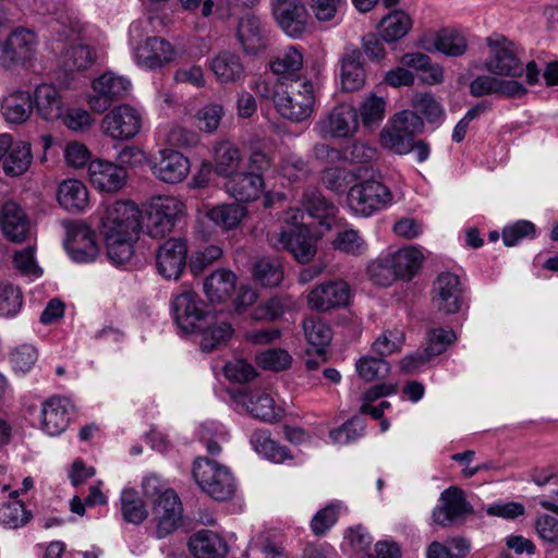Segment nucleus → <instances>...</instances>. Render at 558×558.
<instances>
[{
  "instance_id": "nucleus-1",
  "label": "nucleus",
  "mask_w": 558,
  "mask_h": 558,
  "mask_svg": "<svg viewBox=\"0 0 558 558\" xmlns=\"http://www.w3.org/2000/svg\"><path fill=\"white\" fill-rule=\"evenodd\" d=\"M141 230V210L129 201L107 205L101 217L100 232L107 256L116 265H124L133 256V243Z\"/></svg>"
},
{
  "instance_id": "nucleus-2",
  "label": "nucleus",
  "mask_w": 558,
  "mask_h": 558,
  "mask_svg": "<svg viewBox=\"0 0 558 558\" xmlns=\"http://www.w3.org/2000/svg\"><path fill=\"white\" fill-rule=\"evenodd\" d=\"M315 100L312 82L301 77L291 82H280L274 97L278 113L292 122L307 120L314 112Z\"/></svg>"
},
{
  "instance_id": "nucleus-3",
  "label": "nucleus",
  "mask_w": 558,
  "mask_h": 558,
  "mask_svg": "<svg viewBox=\"0 0 558 558\" xmlns=\"http://www.w3.org/2000/svg\"><path fill=\"white\" fill-rule=\"evenodd\" d=\"M184 203L174 195H155L141 211V227L154 239L170 234L177 221L184 215Z\"/></svg>"
},
{
  "instance_id": "nucleus-4",
  "label": "nucleus",
  "mask_w": 558,
  "mask_h": 558,
  "mask_svg": "<svg viewBox=\"0 0 558 558\" xmlns=\"http://www.w3.org/2000/svg\"><path fill=\"white\" fill-rule=\"evenodd\" d=\"M193 477L204 493L218 501L232 498L236 484L230 470L207 458H197L193 465Z\"/></svg>"
},
{
  "instance_id": "nucleus-5",
  "label": "nucleus",
  "mask_w": 558,
  "mask_h": 558,
  "mask_svg": "<svg viewBox=\"0 0 558 558\" xmlns=\"http://www.w3.org/2000/svg\"><path fill=\"white\" fill-rule=\"evenodd\" d=\"M393 195L383 182L369 179L350 187L348 205L359 216L369 217L392 204Z\"/></svg>"
},
{
  "instance_id": "nucleus-6",
  "label": "nucleus",
  "mask_w": 558,
  "mask_h": 558,
  "mask_svg": "<svg viewBox=\"0 0 558 558\" xmlns=\"http://www.w3.org/2000/svg\"><path fill=\"white\" fill-rule=\"evenodd\" d=\"M485 41L488 48L485 69L489 73L509 77H519L523 74L524 64L513 41L499 34L487 37Z\"/></svg>"
},
{
  "instance_id": "nucleus-7",
  "label": "nucleus",
  "mask_w": 558,
  "mask_h": 558,
  "mask_svg": "<svg viewBox=\"0 0 558 558\" xmlns=\"http://www.w3.org/2000/svg\"><path fill=\"white\" fill-rule=\"evenodd\" d=\"M131 86L126 77L110 71L105 72L92 82L87 104L92 111L102 113L111 107L112 102L126 97Z\"/></svg>"
},
{
  "instance_id": "nucleus-8",
  "label": "nucleus",
  "mask_w": 558,
  "mask_h": 558,
  "mask_svg": "<svg viewBox=\"0 0 558 558\" xmlns=\"http://www.w3.org/2000/svg\"><path fill=\"white\" fill-rule=\"evenodd\" d=\"M317 128L324 138L352 137L360 128L357 109L349 104H339L319 119Z\"/></svg>"
},
{
  "instance_id": "nucleus-9",
  "label": "nucleus",
  "mask_w": 558,
  "mask_h": 558,
  "mask_svg": "<svg viewBox=\"0 0 558 558\" xmlns=\"http://www.w3.org/2000/svg\"><path fill=\"white\" fill-rule=\"evenodd\" d=\"M142 129L140 111L130 105H119L111 109L101 121L102 132L113 140H131Z\"/></svg>"
},
{
  "instance_id": "nucleus-10",
  "label": "nucleus",
  "mask_w": 558,
  "mask_h": 558,
  "mask_svg": "<svg viewBox=\"0 0 558 558\" xmlns=\"http://www.w3.org/2000/svg\"><path fill=\"white\" fill-rule=\"evenodd\" d=\"M351 298V288L344 280H328L316 284L307 293V305L317 312H330L345 307Z\"/></svg>"
},
{
  "instance_id": "nucleus-11",
  "label": "nucleus",
  "mask_w": 558,
  "mask_h": 558,
  "mask_svg": "<svg viewBox=\"0 0 558 558\" xmlns=\"http://www.w3.org/2000/svg\"><path fill=\"white\" fill-rule=\"evenodd\" d=\"M235 38L242 51L247 56H257L264 52L269 45V32L266 23L253 13H247L239 19Z\"/></svg>"
},
{
  "instance_id": "nucleus-12",
  "label": "nucleus",
  "mask_w": 558,
  "mask_h": 558,
  "mask_svg": "<svg viewBox=\"0 0 558 558\" xmlns=\"http://www.w3.org/2000/svg\"><path fill=\"white\" fill-rule=\"evenodd\" d=\"M32 159L29 143L15 141L8 133L0 134V165L7 175H22L28 170Z\"/></svg>"
},
{
  "instance_id": "nucleus-13",
  "label": "nucleus",
  "mask_w": 558,
  "mask_h": 558,
  "mask_svg": "<svg viewBox=\"0 0 558 558\" xmlns=\"http://www.w3.org/2000/svg\"><path fill=\"white\" fill-rule=\"evenodd\" d=\"M272 14L279 27L290 37H301L308 24V12L301 0H275Z\"/></svg>"
},
{
  "instance_id": "nucleus-14",
  "label": "nucleus",
  "mask_w": 558,
  "mask_h": 558,
  "mask_svg": "<svg viewBox=\"0 0 558 558\" xmlns=\"http://www.w3.org/2000/svg\"><path fill=\"white\" fill-rule=\"evenodd\" d=\"M433 304L445 313H458L463 304V288L460 278L452 272H441L433 283Z\"/></svg>"
},
{
  "instance_id": "nucleus-15",
  "label": "nucleus",
  "mask_w": 558,
  "mask_h": 558,
  "mask_svg": "<svg viewBox=\"0 0 558 558\" xmlns=\"http://www.w3.org/2000/svg\"><path fill=\"white\" fill-rule=\"evenodd\" d=\"M64 245L71 258L78 263L94 262L99 254L95 232L82 223L71 222L66 226Z\"/></svg>"
},
{
  "instance_id": "nucleus-16",
  "label": "nucleus",
  "mask_w": 558,
  "mask_h": 558,
  "mask_svg": "<svg viewBox=\"0 0 558 558\" xmlns=\"http://www.w3.org/2000/svg\"><path fill=\"white\" fill-rule=\"evenodd\" d=\"M440 502L433 511V520L441 526L450 525L473 512L463 490L454 486L441 493Z\"/></svg>"
},
{
  "instance_id": "nucleus-17",
  "label": "nucleus",
  "mask_w": 558,
  "mask_h": 558,
  "mask_svg": "<svg viewBox=\"0 0 558 558\" xmlns=\"http://www.w3.org/2000/svg\"><path fill=\"white\" fill-rule=\"evenodd\" d=\"M37 38L33 31L16 28L5 41L0 44L1 62L4 68L27 61L36 47Z\"/></svg>"
},
{
  "instance_id": "nucleus-18",
  "label": "nucleus",
  "mask_w": 558,
  "mask_h": 558,
  "mask_svg": "<svg viewBox=\"0 0 558 558\" xmlns=\"http://www.w3.org/2000/svg\"><path fill=\"white\" fill-rule=\"evenodd\" d=\"M275 245L290 252L301 264L308 263L316 254L315 241L304 225L282 230L276 235Z\"/></svg>"
},
{
  "instance_id": "nucleus-19",
  "label": "nucleus",
  "mask_w": 558,
  "mask_h": 558,
  "mask_svg": "<svg viewBox=\"0 0 558 558\" xmlns=\"http://www.w3.org/2000/svg\"><path fill=\"white\" fill-rule=\"evenodd\" d=\"M153 511L157 520L156 533L163 538L174 532L182 518V504L173 489L153 501Z\"/></svg>"
},
{
  "instance_id": "nucleus-20",
  "label": "nucleus",
  "mask_w": 558,
  "mask_h": 558,
  "mask_svg": "<svg viewBox=\"0 0 558 558\" xmlns=\"http://www.w3.org/2000/svg\"><path fill=\"white\" fill-rule=\"evenodd\" d=\"M190 161L183 154L173 149H162L150 169L155 178L168 184H177L185 180L190 173Z\"/></svg>"
},
{
  "instance_id": "nucleus-21",
  "label": "nucleus",
  "mask_w": 558,
  "mask_h": 558,
  "mask_svg": "<svg viewBox=\"0 0 558 558\" xmlns=\"http://www.w3.org/2000/svg\"><path fill=\"white\" fill-rule=\"evenodd\" d=\"M187 247L181 239H169L156 253L158 272L166 279H178L185 267Z\"/></svg>"
},
{
  "instance_id": "nucleus-22",
  "label": "nucleus",
  "mask_w": 558,
  "mask_h": 558,
  "mask_svg": "<svg viewBox=\"0 0 558 558\" xmlns=\"http://www.w3.org/2000/svg\"><path fill=\"white\" fill-rule=\"evenodd\" d=\"M197 294L189 289L183 290L172 301L174 319L178 327L185 333L194 332L196 326L209 315L204 314Z\"/></svg>"
},
{
  "instance_id": "nucleus-23",
  "label": "nucleus",
  "mask_w": 558,
  "mask_h": 558,
  "mask_svg": "<svg viewBox=\"0 0 558 558\" xmlns=\"http://www.w3.org/2000/svg\"><path fill=\"white\" fill-rule=\"evenodd\" d=\"M175 51L172 45L161 37H149L134 49L137 65L155 70L174 60Z\"/></svg>"
},
{
  "instance_id": "nucleus-24",
  "label": "nucleus",
  "mask_w": 558,
  "mask_h": 558,
  "mask_svg": "<svg viewBox=\"0 0 558 558\" xmlns=\"http://www.w3.org/2000/svg\"><path fill=\"white\" fill-rule=\"evenodd\" d=\"M73 405L62 397H53L41 408V428L49 436L60 435L69 425Z\"/></svg>"
},
{
  "instance_id": "nucleus-25",
  "label": "nucleus",
  "mask_w": 558,
  "mask_h": 558,
  "mask_svg": "<svg viewBox=\"0 0 558 558\" xmlns=\"http://www.w3.org/2000/svg\"><path fill=\"white\" fill-rule=\"evenodd\" d=\"M208 65L220 84H235L245 78L244 62L235 51L221 50L208 60Z\"/></svg>"
},
{
  "instance_id": "nucleus-26",
  "label": "nucleus",
  "mask_w": 558,
  "mask_h": 558,
  "mask_svg": "<svg viewBox=\"0 0 558 558\" xmlns=\"http://www.w3.org/2000/svg\"><path fill=\"white\" fill-rule=\"evenodd\" d=\"M88 175L93 185L104 192H117L126 182L125 169L100 159L89 162Z\"/></svg>"
},
{
  "instance_id": "nucleus-27",
  "label": "nucleus",
  "mask_w": 558,
  "mask_h": 558,
  "mask_svg": "<svg viewBox=\"0 0 558 558\" xmlns=\"http://www.w3.org/2000/svg\"><path fill=\"white\" fill-rule=\"evenodd\" d=\"M265 187L260 173L240 171L225 182L226 192L238 202H254Z\"/></svg>"
},
{
  "instance_id": "nucleus-28",
  "label": "nucleus",
  "mask_w": 558,
  "mask_h": 558,
  "mask_svg": "<svg viewBox=\"0 0 558 558\" xmlns=\"http://www.w3.org/2000/svg\"><path fill=\"white\" fill-rule=\"evenodd\" d=\"M233 331L230 323L218 320L209 315L203 323L196 326L194 332L198 335L201 350L203 352H211L227 345Z\"/></svg>"
},
{
  "instance_id": "nucleus-29",
  "label": "nucleus",
  "mask_w": 558,
  "mask_h": 558,
  "mask_svg": "<svg viewBox=\"0 0 558 558\" xmlns=\"http://www.w3.org/2000/svg\"><path fill=\"white\" fill-rule=\"evenodd\" d=\"M341 86L345 92H355L364 86L365 70L362 51L348 45L341 57Z\"/></svg>"
},
{
  "instance_id": "nucleus-30",
  "label": "nucleus",
  "mask_w": 558,
  "mask_h": 558,
  "mask_svg": "<svg viewBox=\"0 0 558 558\" xmlns=\"http://www.w3.org/2000/svg\"><path fill=\"white\" fill-rule=\"evenodd\" d=\"M0 227L5 235L12 242L24 241L31 229L29 220L15 202H5L0 209Z\"/></svg>"
},
{
  "instance_id": "nucleus-31",
  "label": "nucleus",
  "mask_w": 558,
  "mask_h": 558,
  "mask_svg": "<svg viewBox=\"0 0 558 558\" xmlns=\"http://www.w3.org/2000/svg\"><path fill=\"white\" fill-rule=\"evenodd\" d=\"M189 548L195 558H225L228 554L226 541L208 530L196 532L189 541Z\"/></svg>"
},
{
  "instance_id": "nucleus-32",
  "label": "nucleus",
  "mask_w": 558,
  "mask_h": 558,
  "mask_svg": "<svg viewBox=\"0 0 558 558\" xmlns=\"http://www.w3.org/2000/svg\"><path fill=\"white\" fill-rule=\"evenodd\" d=\"M57 198L60 206L72 214L82 213L89 205L87 187L75 179L64 180L59 184Z\"/></svg>"
},
{
  "instance_id": "nucleus-33",
  "label": "nucleus",
  "mask_w": 558,
  "mask_h": 558,
  "mask_svg": "<svg viewBox=\"0 0 558 558\" xmlns=\"http://www.w3.org/2000/svg\"><path fill=\"white\" fill-rule=\"evenodd\" d=\"M204 292L211 303H222L231 298L236 287V276L227 269H217L204 280Z\"/></svg>"
},
{
  "instance_id": "nucleus-34",
  "label": "nucleus",
  "mask_w": 558,
  "mask_h": 558,
  "mask_svg": "<svg viewBox=\"0 0 558 558\" xmlns=\"http://www.w3.org/2000/svg\"><path fill=\"white\" fill-rule=\"evenodd\" d=\"M243 160V154L236 145L221 142L215 147L214 171L228 180L240 172Z\"/></svg>"
},
{
  "instance_id": "nucleus-35",
  "label": "nucleus",
  "mask_w": 558,
  "mask_h": 558,
  "mask_svg": "<svg viewBox=\"0 0 558 558\" xmlns=\"http://www.w3.org/2000/svg\"><path fill=\"white\" fill-rule=\"evenodd\" d=\"M34 101L29 92L15 89L2 100V113L10 123H24L31 117Z\"/></svg>"
},
{
  "instance_id": "nucleus-36",
  "label": "nucleus",
  "mask_w": 558,
  "mask_h": 558,
  "mask_svg": "<svg viewBox=\"0 0 558 558\" xmlns=\"http://www.w3.org/2000/svg\"><path fill=\"white\" fill-rule=\"evenodd\" d=\"M302 205L311 217L319 220V223L330 228L329 220L335 218L338 208L327 201L316 187H307L302 197Z\"/></svg>"
},
{
  "instance_id": "nucleus-37",
  "label": "nucleus",
  "mask_w": 558,
  "mask_h": 558,
  "mask_svg": "<svg viewBox=\"0 0 558 558\" xmlns=\"http://www.w3.org/2000/svg\"><path fill=\"white\" fill-rule=\"evenodd\" d=\"M399 279L410 280L420 270L424 260L423 253L415 246H404L400 250L388 252Z\"/></svg>"
},
{
  "instance_id": "nucleus-38",
  "label": "nucleus",
  "mask_w": 558,
  "mask_h": 558,
  "mask_svg": "<svg viewBox=\"0 0 558 558\" xmlns=\"http://www.w3.org/2000/svg\"><path fill=\"white\" fill-rule=\"evenodd\" d=\"M35 99L38 114L45 120H54L62 117L63 102L58 89L49 84L37 86Z\"/></svg>"
},
{
  "instance_id": "nucleus-39",
  "label": "nucleus",
  "mask_w": 558,
  "mask_h": 558,
  "mask_svg": "<svg viewBox=\"0 0 558 558\" xmlns=\"http://www.w3.org/2000/svg\"><path fill=\"white\" fill-rule=\"evenodd\" d=\"M241 402L245 405L247 412L264 422H274L278 418L275 401L270 395L252 390L242 395Z\"/></svg>"
},
{
  "instance_id": "nucleus-40",
  "label": "nucleus",
  "mask_w": 558,
  "mask_h": 558,
  "mask_svg": "<svg viewBox=\"0 0 558 558\" xmlns=\"http://www.w3.org/2000/svg\"><path fill=\"white\" fill-rule=\"evenodd\" d=\"M303 66V56L294 47H290L280 52L271 62L270 69L274 74L279 76L281 82H291L300 77L298 73Z\"/></svg>"
},
{
  "instance_id": "nucleus-41",
  "label": "nucleus",
  "mask_w": 558,
  "mask_h": 558,
  "mask_svg": "<svg viewBox=\"0 0 558 558\" xmlns=\"http://www.w3.org/2000/svg\"><path fill=\"white\" fill-rule=\"evenodd\" d=\"M412 25V19L407 12L395 10L381 19L379 31L386 43H395L403 38Z\"/></svg>"
},
{
  "instance_id": "nucleus-42",
  "label": "nucleus",
  "mask_w": 558,
  "mask_h": 558,
  "mask_svg": "<svg viewBox=\"0 0 558 558\" xmlns=\"http://www.w3.org/2000/svg\"><path fill=\"white\" fill-rule=\"evenodd\" d=\"M250 440L254 450L270 461L281 463L286 459L290 458L287 448L278 445L274 439H271L270 432L268 429H256L251 435Z\"/></svg>"
},
{
  "instance_id": "nucleus-43",
  "label": "nucleus",
  "mask_w": 558,
  "mask_h": 558,
  "mask_svg": "<svg viewBox=\"0 0 558 558\" xmlns=\"http://www.w3.org/2000/svg\"><path fill=\"white\" fill-rule=\"evenodd\" d=\"M253 277L264 287H277L283 280L282 264L277 258L263 257L255 263Z\"/></svg>"
},
{
  "instance_id": "nucleus-44",
  "label": "nucleus",
  "mask_w": 558,
  "mask_h": 558,
  "mask_svg": "<svg viewBox=\"0 0 558 558\" xmlns=\"http://www.w3.org/2000/svg\"><path fill=\"white\" fill-rule=\"evenodd\" d=\"M95 62V53L89 46L75 45L61 56V68L65 72H78L88 69Z\"/></svg>"
},
{
  "instance_id": "nucleus-45",
  "label": "nucleus",
  "mask_w": 558,
  "mask_h": 558,
  "mask_svg": "<svg viewBox=\"0 0 558 558\" xmlns=\"http://www.w3.org/2000/svg\"><path fill=\"white\" fill-rule=\"evenodd\" d=\"M19 496V490L10 493V497L13 498L11 501H7L0 505V524L9 529H17L25 525L32 514L26 511L24 505L15 500Z\"/></svg>"
},
{
  "instance_id": "nucleus-46",
  "label": "nucleus",
  "mask_w": 558,
  "mask_h": 558,
  "mask_svg": "<svg viewBox=\"0 0 558 558\" xmlns=\"http://www.w3.org/2000/svg\"><path fill=\"white\" fill-rule=\"evenodd\" d=\"M357 112L364 128L373 129L378 126L385 119L386 100L375 94H369L360 104Z\"/></svg>"
},
{
  "instance_id": "nucleus-47",
  "label": "nucleus",
  "mask_w": 558,
  "mask_h": 558,
  "mask_svg": "<svg viewBox=\"0 0 558 558\" xmlns=\"http://www.w3.org/2000/svg\"><path fill=\"white\" fill-rule=\"evenodd\" d=\"M434 45L437 51L448 57L462 56L468 48L465 36L459 31L450 28L440 29L436 35Z\"/></svg>"
},
{
  "instance_id": "nucleus-48",
  "label": "nucleus",
  "mask_w": 558,
  "mask_h": 558,
  "mask_svg": "<svg viewBox=\"0 0 558 558\" xmlns=\"http://www.w3.org/2000/svg\"><path fill=\"white\" fill-rule=\"evenodd\" d=\"M303 331L307 342L315 349L325 350L332 339L331 327L319 317L304 318Z\"/></svg>"
},
{
  "instance_id": "nucleus-49",
  "label": "nucleus",
  "mask_w": 558,
  "mask_h": 558,
  "mask_svg": "<svg viewBox=\"0 0 558 558\" xmlns=\"http://www.w3.org/2000/svg\"><path fill=\"white\" fill-rule=\"evenodd\" d=\"M121 512L123 519L132 524H141L148 515L145 502L132 488H125L121 493Z\"/></svg>"
},
{
  "instance_id": "nucleus-50",
  "label": "nucleus",
  "mask_w": 558,
  "mask_h": 558,
  "mask_svg": "<svg viewBox=\"0 0 558 558\" xmlns=\"http://www.w3.org/2000/svg\"><path fill=\"white\" fill-rule=\"evenodd\" d=\"M245 208L239 204H221L208 211V218L225 230L236 228L245 216Z\"/></svg>"
},
{
  "instance_id": "nucleus-51",
  "label": "nucleus",
  "mask_w": 558,
  "mask_h": 558,
  "mask_svg": "<svg viewBox=\"0 0 558 558\" xmlns=\"http://www.w3.org/2000/svg\"><path fill=\"white\" fill-rule=\"evenodd\" d=\"M392 260L388 253L380 255L377 259L373 260L368 267L367 272L371 280L383 287L391 284L395 280L399 279L397 271L395 270Z\"/></svg>"
},
{
  "instance_id": "nucleus-52",
  "label": "nucleus",
  "mask_w": 558,
  "mask_h": 558,
  "mask_svg": "<svg viewBox=\"0 0 558 558\" xmlns=\"http://www.w3.org/2000/svg\"><path fill=\"white\" fill-rule=\"evenodd\" d=\"M225 114L223 106L210 102L203 106L195 114L196 126L206 133H214L218 130Z\"/></svg>"
},
{
  "instance_id": "nucleus-53",
  "label": "nucleus",
  "mask_w": 558,
  "mask_h": 558,
  "mask_svg": "<svg viewBox=\"0 0 558 558\" xmlns=\"http://www.w3.org/2000/svg\"><path fill=\"white\" fill-rule=\"evenodd\" d=\"M282 175L290 182L305 181L312 170L308 163L300 156L295 154H287L280 163Z\"/></svg>"
},
{
  "instance_id": "nucleus-54",
  "label": "nucleus",
  "mask_w": 558,
  "mask_h": 558,
  "mask_svg": "<svg viewBox=\"0 0 558 558\" xmlns=\"http://www.w3.org/2000/svg\"><path fill=\"white\" fill-rule=\"evenodd\" d=\"M365 428V420L359 416H354L339 428L332 429L329 433V436L335 444L347 445L362 437Z\"/></svg>"
},
{
  "instance_id": "nucleus-55",
  "label": "nucleus",
  "mask_w": 558,
  "mask_h": 558,
  "mask_svg": "<svg viewBox=\"0 0 558 558\" xmlns=\"http://www.w3.org/2000/svg\"><path fill=\"white\" fill-rule=\"evenodd\" d=\"M292 357L288 351L270 348L256 354V363L265 369L280 372L291 365Z\"/></svg>"
},
{
  "instance_id": "nucleus-56",
  "label": "nucleus",
  "mask_w": 558,
  "mask_h": 558,
  "mask_svg": "<svg viewBox=\"0 0 558 558\" xmlns=\"http://www.w3.org/2000/svg\"><path fill=\"white\" fill-rule=\"evenodd\" d=\"M379 141L383 147L399 155L409 154L413 148V138L407 134L397 132L392 128L384 129L380 132Z\"/></svg>"
},
{
  "instance_id": "nucleus-57",
  "label": "nucleus",
  "mask_w": 558,
  "mask_h": 558,
  "mask_svg": "<svg viewBox=\"0 0 558 558\" xmlns=\"http://www.w3.org/2000/svg\"><path fill=\"white\" fill-rule=\"evenodd\" d=\"M341 156L352 163H367L378 158V151L365 142L355 141L341 149Z\"/></svg>"
},
{
  "instance_id": "nucleus-58",
  "label": "nucleus",
  "mask_w": 558,
  "mask_h": 558,
  "mask_svg": "<svg viewBox=\"0 0 558 558\" xmlns=\"http://www.w3.org/2000/svg\"><path fill=\"white\" fill-rule=\"evenodd\" d=\"M341 504L331 502L320 509L311 521V529L314 535H324L338 520Z\"/></svg>"
},
{
  "instance_id": "nucleus-59",
  "label": "nucleus",
  "mask_w": 558,
  "mask_h": 558,
  "mask_svg": "<svg viewBox=\"0 0 558 558\" xmlns=\"http://www.w3.org/2000/svg\"><path fill=\"white\" fill-rule=\"evenodd\" d=\"M22 307V292L11 283H0V316L15 315Z\"/></svg>"
},
{
  "instance_id": "nucleus-60",
  "label": "nucleus",
  "mask_w": 558,
  "mask_h": 558,
  "mask_svg": "<svg viewBox=\"0 0 558 558\" xmlns=\"http://www.w3.org/2000/svg\"><path fill=\"white\" fill-rule=\"evenodd\" d=\"M403 342L404 335L401 330H387L373 342L372 349L383 357L399 351Z\"/></svg>"
},
{
  "instance_id": "nucleus-61",
  "label": "nucleus",
  "mask_w": 558,
  "mask_h": 558,
  "mask_svg": "<svg viewBox=\"0 0 558 558\" xmlns=\"http://www.w3.org/2000/svg\"><path fill=\"white\" fill-rule=\"evenodd\" d=\"M456 340L453 330L441 328L433 329L428 332L425 354L427 359L437 356L445 352L447 348Z\"/></svg>"
},
{
  "instance_id": "nucleus-62",
  "label": "nucleus",
  "mask_w": 558,
  "mask_h": 558,
  "mask_svg": "<svg viewBox=\"0 0 558 558\" xmlns=\"http://www.w3.org/2000/svg\"><path fill=\"white\" fill-rule=\"evenodd\" d=\"M356 371L363 379L372 381L387 375L389 365L383 357L363 356L356 363Z\"/></svg>"
},
{
  "instance_id": "nucleus-63",
  "label": "nucleus",
  "mask_w": 558,
  "mask_h": 558,
  "mask_svg": "<svg viewBox=\"0 0 558 558\" xmlns=\"http://www.w3.org/2000/svg\"><path fill=\"white\" fill-rule=\"evenodd\" d=\"M390 128L414 138V135L422 131L423 121L415 112L403 110L395 116Z\"/></svg>"
},
{
  "instance_id": "nucleus-64",
  "label": "nucleus",
  "mask_w": 558,
  "mask_h": 558,
  "mask_svg": "<svg viewBox=\"0 0 558 558\" xmlns=\"http://www.w3.org/2000/svg\"><path fill=\"white\" fill-rule=\"evenodd\" d=\"M535 236V226L527 220H519L502 230V240L505 245L514 246L523 239Z\"/></svg>"
}]
</instances>
